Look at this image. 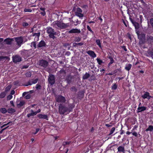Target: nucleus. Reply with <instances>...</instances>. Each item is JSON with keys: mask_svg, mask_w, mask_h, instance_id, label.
<instances>
[{"mask_svg": "<svg viewBox=\"0 0 153 153\" xmlns=\"http://www.w3.org/2000/svg\"><path fill=\"white\" fill-rule=\"evenodd\" d=\"M71 143V141L64 142L63 143L62 146L60 148V149H61V148L62 147V146H63L64 148L66 147V145H68Z\"/></svg>", "mask_w": 153, "mask_h": 153, "instance_id": "nucleus-24", "label": "nucleus"}, {"mask_svg": "<svg viewBox=\"0 0 153 153\" xmlns=\"http://www.w3.org/2000/svg\"><path fill=\"white\" fill-rule=\"evenodd\" d=\"M38 79L37 78L35 79H32L30 80L27 83L24 84L23 86H27L28 85H31L33 84H35L38 81Z\"/></svg>", "mask_w": 153, "mask_h": 153, "instance_id": "nucleus-6", "label": "nucleus"}, {"mask_svg": "<svg viewBox=\"0 0 153 153\" xmlns=\"http://www.w3.org/2000/svg\"><path fill=\"white\" fill-rule=\"evenodd\" d=\"M87 28L88 31H90L93 34H94V33L93 31L91 29V27H90V26L88 25L87 26Z\"/></svg>", "mask_w": 153, "mask_h": 153, "instance_id": "nucleus-41", "label": "nucleus"}, {"mask_svg": "<svg viewBox=\"0 0 153 153\" xmlns=\"http://www.w3.org/2000/svg\"><path fill=\"white\" fill-rule=\"evenodd\" d=\"M24 11L25 12H31L32 11V10L31 9L25 8L24 9Z\"/></svg>", "mask_w": 153, "mask_h": 153, "instance_id": "nucleus-44", "label": "nucleus"}, {"mask_svg": "<svg viewBox=\"0 0 153 153\" xmlns=\"http://www.w3.org/2000/svg\"><path fill=\"white\" fill-rule=\"evenodd\" d=\"M0 111L3 114H5L7 112V110L5 108H0Z\"/></svg>", "mask_w": 153, "mask_h": 153, "instance_id": "nucleus-31", "label": "nucleus"}, {"mask_svg": "<svg viewBox=\"0 0 153 153\" xmlns=\"http://www.w3.org/2000/svg\"><path fill=\"white\" fill-rule=\"evenodd\" d=\"M46 44L45 42L43 40H41L37 45V48L39 49L41 48L43 49L44 47H46Z\"/></svg>", "mask_w": 153, "mask_h": 153, "instance_id": "nucleus-10", "label": "nucleus"}, {"mask_svg": "<svg viewBox=\"0 0 153 153\" xmlns=\"http://www.w3.org/2000/svg\"><path fill=\"white\" fill-rule=\"evenodd\" d=\"M40 14L43 16H44L46 14L45 11H42L40 12Z\"/></svg>", "mask_w": 153, "mask_h": 153, "instance_id": "nucleus-60", "label": "nucleus"}, {"mask_svg": "<svg viewBox=\"0 0 153 153\" xmlns=\"http://www.w3.org/2000/svg\"><path fill=\"white\" fill-rule=\"evenodd\" d=\"M40 35V33H33V36H37V39L36 40L37 41H38L39 39V37Z\"/></svg>", "mask_w": 153, "mask_h": 153, "instance_id": "nucleus-40", "label": "nucleus"}, {"mask_svg": "<svg viewBox=\"0 0 153 153\" xmlns=\"http://www.w3.org/2000/svg\"><path fill=\"white\" fill-rule=\"evenodd\" d=\"M16 110L13 108H9L7 110V112L9 114H13L15 112Z\"/></svg>", "mask_w": 153, "mask_h": 153, "instance_id": "nucleus-25", "label": "nucleus"}, {"mask_svg": "<svg viewBox=\"0 0 153 153\" xmlns=\"http://www.w3.org/2000/svg\"><path fill=\"white\" fill-rule=\"evenodd\" d=\"M36 88L37 89H40L41 88V86L38 84H37L36 85Z\"/></svg>", "mask_w": 153, "mask_h": 153, "instance_id": "nucleus-52", "label": "nucleus"}, {"mask_svg": "<svg viewBox=\"0 0 153 153\" xmlns=\"http://www.w3.org/2000/svg\"><path fill=\"white\" fill-rule=\"evenodd\" d=\"M144 94L141 96V97L143 99H150L151 97V96H150L149 93L148 92H144Z\"/></svg>", "mask_w": 153, "mask_h": 153, "instance_id": "nucleus-13", "label": "nucleus"}, {"mask_svg": "<svg viewBox=\"0 0 153 153\" xmlns=\"http://www.w3.org/2000/svg\"><path fill=\"white\" fill-rule=\"evenodd\" d=\"M5 59L6 60H8L10 59L7 56H0V61H2L3 59Z\"/></svg>", "mask_w": 153, "mask_h": 153, "instance_id": "nucleus-37", "label": "nucleus"}, {"mask_svg": "<svg viewBox=\"0 0 153 153\" xmlns=\"http://www.w3.org/2000/svg\"><path fill=\"white\" fill-rule=\"evenodd\" d=\"M96 60L98 64L100 65H101L102 64L104 63V62L102 61L100 58H97Z\"/></svg>", "mask_w": 153, "mask_h": 153, "instance_id": "nucleus-38", "label": "nucleus"}, {"mask_svg": "<svg viewBox=\"0 0 153 153\" xmlns=\"http://www.w3.org/2000/svg\"><path fill=\"white\" fill-rule=\"evenodd\" d=\"M78 97L79 99H81L83 98L84 95V92L83 91H80L78 92Z\"/></svg>", "mask_w": 153, "mask_h": 153, "instance_id": "nucleus-18", "label": "nucleus"}, {"mask_svg": "<svg viewBox=\"0 0 153 153\" xmlns=\"http://www.w3.org/2000/svg\"><path fill=\"white\" fill-rule=\"evenodd\" d=\"M39 119H43L48 120V117L47 115L39 114L37 115Z\"/></svg>", "mask_w": 153, "mask_h": 153, "instance_id": "nucleus-17", "label": "nucleus"}, {"mask_svg": "<svg viewBox=\"0 0 153 153\" xmlns=\"http://www.w3.org/2000/svg\"><path fill=\"white\" fill-rule=\"evenodd\" d=\"M13 62L15 63L19 62L22 61L21 57L18 55H15L12 57Z\"/></svg>", "mask_w": 153, "mask_h": 153, "instance_id": "nucleus-9", "label": "nucleus"}, {"mask_svg": "<svg viewBox=\"0 0 153 153\" xmlns=\"http://www.w3.org/2000/svg\"><path fill=\"white\" fill-rule=\"evenodd\" d=\"M131 66L132 65L130 64H129L125 67V69L127 71H129L131 68Z\"/></svg>", "mask_w": 153, "mask_h": 153, "instance_id": "nucleus-30", "label": "nucleus"}, {"mask_svg": "<svg viewBox=\"0 0 153 153\" xmlns=\"http://www.w3.org/2000/svg\"><path fill=\"white\" fill-rule=\"evenodd\" d=\"M133 25L134 26L136 29H138L139 28V24L136 22L133 24Z\"/></svg>", "mask_w": 153, "mask_h": 153, "instance_id": "nucleus-35", "label": "nucleus"}, {"mask_svg": "<svg viewBox=\"0 0 153 153\" xmlns=\"http://www.w3.org/2000/svg\"><path fill=\"white\" fill-rule=\"evenodd\" d=\"M108 58L110 60V62L112 63L114 62V60L113 59V57L111 56H109L108 57Z\"/></svg>", "mask_w": 153, "mask_h": 153, "instance_id": "nucleus-42", "label": "nucleus"}, {"mask_svg": "<svg viewBox=\"0 0 153 153\" xmlns=\"http://www.w3.org/2000/svg\"><path fill=\"white\" fill-rule=\"evenodd\" d=\"M39 128H36V131L35 132L33 133L34 134H36L39 131Z\"/></svg>", "mask_w": 153, "mask_h": 153, "instance_id": "nucleus-63", "label": "nucleus"}, {"mask_svg": "<svg viewBox=\"0 0 153 153\" xmlns=\"http://www.w3.org/2000/svg\"><path fill=\"white\" fill-rule=\"evenodd\" d=\"M117 88V85L115 84L114 83L112 84L111 86V89L113 90H115Z\"/></svg>", "mask_w": 153, "mask_h": 153, "instance_id": "nucleus-39", "label": "nucleus"}, {"mask_svg": "<svg viewBox=\"0 0 153 153\" xmlns=\"http://www.w3.org/2000/svg\"><path fill=\"white\" fill-rule=\"evenodd\" d=\"M139 18L140 19V22L141 23L142 22V20L143 19V16L141 15H140L139 16Z\"/></svg>", "mask_w": 153, "mask_h": 153, "instance_id": "nucleus-59", "label": "nucleus"}, {"mask_svg": "<svg viewBox=\"0 0 153 153\" xmlns=\"http://www.w3.org/2000/svg\"><path fill=\"white\" fill-rule=\"evenodd\" d=\"M147 41L150 44L153 42V36L151 35H148L147 37Z\"/></svg>", "mask_w": 153, "mask_h": 153, "instance_id": "nucleus-19", "label": "nucleus"}, {"mask_svg": "<svg viewBox=\"0 0 153 153\" xmlns=\"http://www.w3.org/2000/svg\"><path fill=\"white\" fill-rule=\"evenodd\" d=\"M81 33V31L79 29H78L77 28H74L71 29L69 31H68V33L71 34V33Z\"/></svg>", "mask_w": 153, "mask_h": 153, "instance_id": "nucleus-11", "label": "nucleus"}, {"mask_svg": "<svg viewBox=\"0 0 153 153\" xmlns=\"http://www.w3.org/2000/svg\"><path fill=\"white\" fill-rule=\"evenodd\" d=\"M66 81L68 84H70L72 82V78L71 76H68L66 78Z\"/></svg>", "mask_w": 153, "mask_h": 153, "instance_id": "nucleus-23", "label": "nucleus"}, {"mask_svg": "<svg viewBox=\"0 0 153 153\" xmlns=\"http://www.w3.org/2000/svg\"><path fill=\"white\" fill-rule=\"evenodd\" d=\"M146 131L147 132L149 131H153V126L149 125L148 128L146 129Z\"/></svg>", "mask_w": 153, "mask_h": 153, "instance_id": "nucleus-29", "label": "nucleus"}, {"mask_svg": "<svg viewBox=\"0 0 153 153\" xmlns=\"http://www.w3.org/2000/svg\"><path fill=\"white\" fill-rule=\"evenodd\" d=\"M127 36V37H128L129 39L131 41V35L128 33H127L126 35Z\"/></svg>", "mask_w": 153, "mask_h": 153, "instance_id": "nucleus-50", "label": "nucleus"}, {"mask_svg": "<svg viewBox=\"0 0 153 153\" xmlns=\"http://www.w3.org/2000/svg\"><path fill=\"white\" fill-rule=\"evenodd\" d=\"M16 42H17V45L19 47H20L23 42V37L22 36L15 37L14 38Z\"/></svg>", "mask_w": 153, "mask_h": 153, "instance_id": "nucleus-7", "label": "nucleus"}, {"mask_svg": "<svg viewBox=\"0 0 153 153\" xmlns=\"http://www.w3.org/2000/svg\"><path fill=\"white\" fill-rule=\"evenodd\" d=\"M6 94V93L5 92H1L0 94V98L2 99L4 98Z\"/></svg>", "mask_w": 153, "mask_h": 153, "instance_id": "nucleus-32", "label": "nucleus"}, {"mask_svg": "<svg viewBox=\"0 0 153 153\" xmlns=\"http://www.w3.org/2000/svg\"><path fill=\"white\" fill-rule=\"evenodd\" d=\"M115 129V127L112 128L110 131V132L109 134V135H111L114 133Z\"/></svg>", "mask_w": 153, "mask_h": 153, "instance_id": "nucleus-43", "label": "nucleus"}, {"mask_svg": "<svg viewBox=\"0 0 153 153\" xmlns=\"http://www.w3.org/2000/svg\"><path fill=\"white\" fill-rule=\"evenodd\" d=\"M46 33L48 35L49 38L54 39L55 38V36L56 35V33L54 29L51 27H48L46 28ZM59 33H57V35L59 34L58 36L59 35Z\"/></svg>", "mask_w": 153, "mask_h": 153, "instance_id": "nucleus-2", "label": "nucleus"}, {"mask_svg": "<svg viewBox=\"0 0 153 153\" xmlns=\"http://www.w3.org/2000/svg\"><path fill=\"white\" fill-rule=\"evenodd\" d=\"M71 91L76 92L77 91V88L75 86H72L71 88Z\"/></svg>", "mask_w": 153, "mask_h": 153, "instance_id": "nucleus-36", "label": "nucleus"}, {"mask_svg": "<svg viewBox=\"0 0 153 153\" xmlns=\"http://www.w3.org/2000/svg\"><path fill=\"white\" fill-rule=\"evenodd\" d=\"M122 20L123 22V23L124 24V25L126 27H127V23H128V21H126L123 19H122Z\"/></svg>", "mask_w": 153, "mask_h": 153, "instance_id": "nucleus-49", "label": "nucleus"}, {"mask_svg": "<svg viewBox=\"0 0 153 153\" xmlns=\"http://www.w3.org/2000/svg\"><path fill=\"white\" fill-rule=\"evenodd\" d=\"M87 53L92 58H95L96 57V54L94 52L91 50H89L87 52Z\"/></svg>", "mask_w": 153, "mask_h": 153, "instance_id": "nucleus-14", "label": "nucleus"}, {"mask_svg": "<svg viewBox=\"0 0 153 153\" xmlns=\"http://www.w3.org/2000/svg\"><path fill=\"white\" fill-rule=\"evenodd\" d=\"M48 62L45 60L41 59L39 61V65L43 67L44 68H46L48 66Z\"/></svg>", "mask_w": 153, "mask_h": 153, "instance_id": "nucleus-5", "label": "nucleus"}, {"mask_svg": "<svg viewBox=\"0 0 153 153\" xmlns=\"http://www.w3.org/2000/svg\"><path fill=\"white\" fill-rule=\"evenodd\" d=\"M138 38L140 40H143L145 39V34L143 33H141L140 34L138 33H137Z\"/></svg>", "mask_w": 153, "mask_h": 153, "instance_id": "nucleus-16", "label": "nucleus"}, {"mask_svg": "<svg viewBox=\"0 0 153 153\" xmlns=\"http://www.w3.org/2000/svg\"><path fill=\"white\" fill-rule=\"evenodd\" d=\"M150 22L152 27L153 28V18H152L150 19Z\"/></svg>", "mask_w": 153, "mask_h": 153, "instance_id": "nucleus-53", "label": "nucleus"}, {"mask_svg": "<svg viewBox=\"0 0 153 153\" xmlns=\"http://www.w3.org/2000/svg\"><path fill=\"white\" fill-rule=\"evenodd\" d=\"M146 109V107L145 106L138 107L137 112L139 113L144 111Z\"/></svg>", "mask_w": 153, "mask_h": 153, "instance_id": "nucleus-20", "label": "nucleus"}, {"mask_svg": "<svg viewBox=\"0 0 153 153\" xmlns=\"http://www.w3.org/2000/svg\"><path fill=\"white\" fill-rule=\"evenodd\" d=\"M53 23L54 25H56L58 27L61 29H65L69 26V23L65 24L63 22H61L59 21H54Z\"/></svg>", "mask_w": 153, "mask_h": 153, "instance_id": "nucleus-3", "label": "nucleus"}, {"mask_svg": "<svg viewBox=\"0 0 153 153\" xmlns=\"http://www.w3.org/2000/svg\"><path fill=\"white\" fill-rule=\"evenodd\" d=\"M75 107L74 103H60L59 105L58 111L60 115H66L73 111Z\"/></svg>", "mask_w": 153, "mask_h": 153, "instance_id": "nucleus-1", "label": "nucleus"}, {"mask_svg": "<svg viewBox=\"0 0 153 153\" xmlns=\"http://www.w3.org/2000/svg\"><path fill=\"white\" fill-rule=\"evenodd\" d=\"M148 53L153 58V49L149 51Z\"/></svg>", "mask_w": 153, "mask_h": 153, "instance_id": "nucleus-47", "label": "nucleus"}, {"mask_svg": "<svg viewBox=\"0 0 153 153\" xmlns=\"http://www.w3.org/2000/svg\"><path fill=\"white\" fill-rule=\"evenodd\" d=\"M21 54L24 57H27L30 56V52L28 50H24L22 51Z\"/></svg>", "mask_w": 153, "mask_h": 153, "instance_id": "nucleus-12", "label": "nucleus"}, {"mask_svg": "<svg viewBox=\"0 0 153 153\" xmlns=\"http://www.w3.org/2000/svg\"><path fill=\"white\" fill-rule=\"evenodd\" d=\"M60 73H64L65 74V71L63 69H61L59 71Z\"/></svg>", "mask_w": 153, "mask_h": 153, "instance_id": "nucleus-64", "label": "nucleus"}, {"mask_svg": "<svg viewBox=\"0 0 153 153\" xmlns=\"http://www.w3.org/2000/svg\"><path fill=\"white\" fill-rule=\"evenodd\" d=\"M118 151L119 152H124L125 151V149L123 146H120L117 148Z\"/></svg>", "mask_w": 153, "mask_h": 153, "instance_id": "nucleus-27", "label": "nucleus"}, {"mask_svg": "<svg viewBox=\"0 0 153 153\" xmlns=\"http://www.w3.org/2000/svg\"><path fill=\"white\" fill-rule=\"evenodd\" d=\"M122 48L125 51H127V49L126 48V46H121Z\"/></svg>", "mask_w": 153, "mask_h": 153, "instance_id": "nucleus-61", "label": "nucleus"}, {"mask_svg": "<svg viewBox=\"0 0 153 153\" xmlns=\"http://www.w3.org/2000/svg\"><path fill=\"white\" fill-rule=\"evenodd\" d=\"M19 82L18 80H17L14 81L13 82V85H15L19 86Z\"/></svg>", "mask_w": 153, "mask_h": 153, "instance_id": "nucleus-46", "label": "nucleus"}, {"mask_svg": "<svg viewBox=\"0 0 153 153\" xmlns=\"http://www.w3.org/2000/svg\"><path fill=\"white\" fill-rule=\"evenodd\" d=\"M12 97L13 96L11 95H9L7 96V100H10L12 98Z\"/></svg>", "mask_w": 153, "mask_h": 153, "instance_id": "nucleus-54", "label": "nucleus"}, {"mask_svg": "<svg viewBox=\"0 0 153 153\" xmlns=\"http://www.w3.org/2000/svg\"><path fill=\"white\" fill-rule=\"evenodd\" d=\"M26 76L27 77H30L31 76V74L30 72H29L26 73Z\"/></svg>", "mask_w": 153, "mask_h": 153, "instance_id": "nucleus-57", "label": "nucleus"}, {"mask_svg": "<svg viewBox=\"0 0 153 153\" xmlns=\"http://www.w3.org/2000/svg\"><path fill=\"white\" fill-rule=\"evenodd\" d=\"M90 76V74L86 72L85 74L83 76H82V79L84 80L86 79H87L88 78H89Z\"/></svg>", "mask_w": 153, "mask_h": 153, "instance_id": "nucleus-26", "label": "nucleus"}, {"mask_svg": "<svg viewBox=\"0 0 153 153\" xmlns=\"http://www.w3.org/2000/svg\"><path fill=\"white\" fill-rule=\"evenodd\" d=\"M13 41V38H7L4 40V42L7 45H10Z\"/></svg>", "mask_w": 153, "mask_h": 153, "instance_id": "nucleus-15", "label": "nucleus"}, {"mask_svg": "<svg viewBox=\"0 0 153 153\" xmlns=\"http://www.w3.org/2000/svg\"><path fill=\"white\" fill-rule=\"evenodd\" d=\"M11 88V85H9L6 87L5 88V91H9Z\"/></svg>", "mask_w": 153, "mask_h": 153, "instance_id": "nucleus-45", "label": "nucleus"}, {"mask_svg": "<svg viewBox=\"0 0 153 153\" xmlns=\"http://www.w3.org/2000/svg\"><path fill=\"white\" fill-rule=\"evenodd\" d=\"M76 12H78V13H82V10L79 7H78L76 9Z\"/></svg>", "mask_w": 153, "mask_h": 153, "instance_id": "nucleus-48", "label": "nucleus"}, {"mask_svg": "<svg viewBox=\"0 0 153 153\" xmlns=\"http://www.w3.org/2000/svg\"><path fill=\"white\" fill-rule=\"evenodd\" d=\"M22 25L24 27H27L29 25V24L26 22H23Z\"/></svg>", "mask_w": 153, "mask_h": 153, "instance_id": "nucleus-51", "label": "nucleus"}, {"mask_svg": "<svg viewBox=\"0 0 153 153\" xmlns=\"http://www.w3.org/2000/svg\"><path fill=\"white\" fill-rule=\"evenodd\" d=\"M96 42L97 45L99 47L101 48H102V46L101 45V42L100 39H97L96 40Z\"/></svg>", "mask_w": 153, "mask_h": 153, "instance_id": "nucleus-28", "label": "nucleus"}, {"mask_svg": "<svg viewBox=\"0 0 153 153\" xmlns=\"http://www.w3.org/2000/svg\"><path fill=\"white\" fill-rule=\"evenodd\" d=\"M91 79L92 80H95L96 78L94 74H92L91 76Z\"/></svg>", "mask_w": 153, "mask_h": 153, "instance_id": "nucleus-56", "label": "nucleus"}, {"mask_svg": "<svg viewBox=\"0 0 153 153\" xmlns=\"http://www.w3.org/2000/svg\"><path fill=\"white\" fill-rule=\"evenodd\" d=\"M31 111L32 112L31 113L32 115V116L35 115L37 114V112L36 111L34 112L33 110H31Z\"/></svg>", "mask_w": 153, "mask_h": 153, "instance_id": "nucleus-62", "label": "nucleus"}, {"mask_svg": "<svg viewBox=\"0 0 153 153\" xmlns=\"http://www.w3.org/2000/svg\"><path fill=\"white\" fill-rule=\"evenodd\" d=\"M55 76L51 74L49 75L48 78V81L51 85H53L55 83Z\"/></svg>", "mask_w": 153, "mask_h": 153, "instance_id": "nucleus-8", "label": "nucleus"}, {"mask_svg": "<svg viewBox=\"0 0 153 153\" xmlns=\"http://www.w3.org/2000/svg\"><path fill=\"white\" fill-rule=\"evenodd\" d=\"M30 46L32 48L33 46L34 49H36V48H37L36 42H31Z\"/></svg>", "mask_w": 153, "mask_h": 153, "instance_id": "nucleus-33", "label": "nucleus"}, {"mask_svg": "<svg viewBox=\"0 0 153 153\" xmlns=\"http://www.w3.org/2000/svg\"><path fill=\"white\" fill-rule=\"evenodd\" d=\"M17 106L19 107H21L23 105L25 104V102L24 101H22L19 102L18 101H17Z\"/></svg>", "mask_w": 153, "mask_h": 153, "instance_id": "nucleus-21", "label": "nucleus"}, {"mask_svg": "<svg viewBox=\"0 0 153 153\" xmlns=\"http://www.w3.org/2000/svg\"><path fill=\"white\" fill-rule=\"evenodd\" d=\"M78 13V12H75V15L80 18V17H82L83 16H84V15L82 13Z\"/></svg>", "mask_w": 153, "mask_h": 153, "instance_id": "nucleus-34", "label": "nucleus"}, {"mask_svg": "<svg viewBox=\"0 0 153 153\" xmlns=\"http://www.w3.org/2000/svg\"><path fill=\"white\" fill-rule=\"evenodd\" d=\"M81 40V38L79 37H77L76 38L75 41L77 42H79Z\"/></svg>", "mask_w": 153, "mask_h": 153, "instance_id": "nucleus-55", "label": "nucleus"}, {"mask_svg": "<svg viewBox=\"0 0 153 153\" xmlns=\"http://www.w3.org/2000/svg\"><path fill=\"white\" fill-rule=\"evenodd\" d=\"M56 101L58 102L63 103L66 101V99L65 97L61 95H59L56 97Z\"/></svg>", "mask_w": 153, "mask_h": 153, "instance_id": "nucleus-4", "label": "nucleus"}, {"mask_svg": "<svg viewBox=\"0 0 153 153\" xmlns=\"http://www.w3.org/2000/svg\"><path fill=\"white\" fill-rule=\"evenodd\" d=\"M140 1L141 3L142 4L144 8L146 9L148 8L149 5L145 2L143 0H140Z\"/></svg>", "mask_w": 153, "mask_h": 153, "instance_id": "nucleus-22", "label": "nucleus"}, {"mask_svg": "<svg viewBox=\"0 0 153 153\" xmlns=\"http://www.w3.org/2000/svg\"><path fill=\"white\" fill-rule=\"evenodd\" d=\"M25 98L26 99H29L30 98V95L27 94L25 96Z\"/></svg>", "mask_w": 153, "mask_h": 153, "instance_id": "nucleus-58", "label": "nucleus"}]
</instances>
